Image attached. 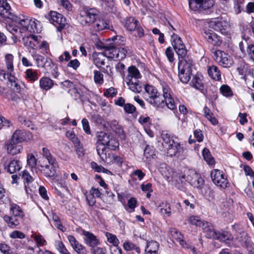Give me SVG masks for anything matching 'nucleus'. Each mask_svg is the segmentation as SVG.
Instances as JSON below:
<instances>
[{
    "label": "nucleus",
    "instance_id": "obj_34",
    "mask_svg": "<svg viewBox=\"0 0 254 254\" xmlns=\"http://www.w3.org/2000/svg\"><path fill=\"white\" fill-rule=\"evenodd\" d=\"M54 85V81L46 76L42 77L39 80L40 88L46 91L51 89Z\"/></svg>",
    "mask_w": 254,
    "mask_h": 254
},
{
    "label": "nucleus",
    "instance_id": "obj_36",
    "mask_svg": "<svg viewBox=\"0 0 254 254\" xmlns=\"http://www.w3.org/2000/svg\"><path fill=\"white\" fill-rule=\"evenodd\" d=\"M95 22L93 28L96 31L109 29V22L105 19L98 18Z\"/></svg>",
    "mask_w": 254,
    "mask_h": 254
},
{
    "label": "nucleus",
    "instance_id": "obj_57",
    "mask_svg": "<svg viewBox=\"0 0 254 254\" xmlns=\"http://www.w3.org/2000/svg\"><path fill=\"white\" fill-rule=\"evenodd\" d=\"M165 55L170 63H173L174 61V54L171 47H169L166 49Z\"/></svg>",
    "mask_w": 254,
    "mask_h": 254
},
{
    "label": "nucleus",
    "instance_id": "obj_50",
    "mask_svg": "<svg viewBox=\"0 0 254 254\" xmlns=\"http://www.w3.org/2000/svg\"><path fill=\"white\" fill-rule=\"evenodd\" d=\"M106 237L107 238L108 241L113 245V246H118L119 244V240L117 239V237L113 234L109 233H107Z\"/></svg>",
    "mask_w": 254,
    "mask_h": 254
},
{
    "label": "nucleus",
    "instance_id": "obj_29",
    "mask_svg": "<svg viewBox=\"0 0 254 254\" xmlns=\"http://www.w3.org/2000/svg\"><path fill=\"white\" fill-rule=\"evenodd\" d=\"M159 244L153 240L147 242L145 249V254H159Z\"/></svg>",
    "mask_w": 254,
    "mask_h": 254
},
{
    "label": "nucleus",
    "instance_id": "obj_58",
    "mask_svg": "<svg viewBox=\"0 0 254 254\" xmlns=\"http://www.w3.org/2000/svg\"><path fill=\"white\" fill-rule=\"evenodd\" d=\"M0 251L3 254H12V252L9 246L6 244H0Z\"/></svg>",
    "mask_w": 254,
    "mask_h": 254
},
{
    "label": "nucleus",
    "instance_id": "obj_42",
    "mask_svg": "<svg viewBox=\"0 0 254 254\" xmlns=\"http://www.w3.org/2000/svg\"><path fill=\"white\" fill-rule=\"evenodd\" d=\"M105 146L110 150H116L119 148V143L116 138L110 136Z\"/></svg>",
    "mask_w": 254,
    "mask_h": 254
},
{
    "label": "nucleus",
    "instance_id": "obj_7",
    "mask_svg": "<svg viewBox=\"0 0 254 254\" xmlns=\"http://www.w3.org/2000/svg\"><path fill=\"white\" fill-rule=\"evenodd\" d=\"M199 227H201L203 232L206 233L207 238H212L223 241L226 239V234L224 233L216 232L214 229L212 224L209 222L203 220Z\"/></svg>",
    "mask_w": 254,
    "mask_h": 254
},
{
    "label": "nucleus",
    "instance_id": "obj_56",
    "mask_svg": "<svg viewBox=\"0 0 254 254\" xmlns=\"http://www.w3.org/2000/svg\"><path fill=\"white\" fill-rule=\"evenodd\" d=\"M6 29L12 35H15L18 32H22V31H21V29H20L18 26L13 24H9L7 25Z\"/></svg>",
    "mask_w": 254,
    "mask_h": 254
},
{
    "label": "nucleus",
    "instance_id": "obj_30",
    "mask_svg": "<svg viewBox=\"0 0 254 254\" xmlns=\"http://www.w3.org/2000/svg\"><path fill=\"white\" fill-rule=\"evenodd\" d=\"M21 167L22 163L20 161L13 159L10 160L7 166L5 168V169L10 174H13L19 171L21 169Z\"/></svg>",
    "mask_w": 254,
    "mask_h": 254
},
{
    "label": "nucleus",
    "instance_id": "obj_54",
    "mask_svg": "<svg viewBox=\"0 0 254 254\" xmlns=\"http://www.w3.org/2000/svg\"><path fill=\"white\" fill-rule=\"evenodd\" d=\"M94 79L96 83L102 84L103 83V75L100 71L95 70L94 71Z\"/></svg>",
    "mask_w": 254,
    "mask_h": 254
},
{
    "label": "nucleus",
    "instance_id": "obj_48",
    "mask_svg": "<svg viewBox=\"0 0 254 254\" xmlns=\"http://www.w3.org/2000/svg\"><path fill=\"white\" fill-rule=\"evenodd\" d=\"M202 155L204 159L210 165L212 164L214 162V159L209 150L207 148H204L202 150Z\"/></svg>",
    "mask_w": 254,
    "mask_h": 254
},
{
    "label": "nucleus",
    "instance_id": "obj_33",
    "mask_svg": "<svg viewBox=\"0 0 254 254\" xmlns=\"http://www.w3.org/2000/svg\"><path fill=\"white\" fill-rule=\"evenodd\" d=\"M170 233L172 237L176 240L178 242H179L180 244L185 248H191V245L187 244L183 239V236L181 233L178 232L175 229H171L170 230Z\"/></svg>",
    "mask_w": 254,
    "mask_h": 254
},
{
    "label": "nucleus",
    "instance_id": "obj_17",
    "mask_svg": "<svg viewBox=\"0 0 254 254\" xmlns=\"http://www.w3.org/2000/svg\"><path fill=\"white\" fill-rule=\"evenodd\" d=\"M203 37L208 43L214 46H218L222 44V40L220 37L211 30L204 31Z\"/></svg>",
    "mask_w": 254,
    "mask_h": 254
},
{
    "label": "nucleus",
    "instance_id": "obj_64",
    "mask_svg": "<svg viewBox=\"0 0 254 254\" xmlns=\"http://www.w3.org/2000/svg\"><path fill=\"white\" fill-rule=\"evenodd\" d=\"M247 53L250 58L254 62V45H250L247 48Z\"/></svg>",
    "mask_w": 254,
    "mask_h": 254
},
{
    "label": "nucleus",
    "instance_id": "obj_8",
    "mask_svg": "<svg viewBox=\"0 0 254 254\" xmlns=\"http://www.w3.org/2000/svg\"><path fill=\"white\" fill-rule=\"evenodd\" d=\"M171 40L174 49L178 56L179 60H188V57H186L187 50L181 38L177 34L173 33Z\"/></svg>",
    "mask_w": 254,
    "mask_h": 254
},
{
    "label": "nucleus",
    "instance_id": "obj_63",
    "mask_svg": "<svg viewBox=\"0 0 254 254\" xmlns=\"http://www.w3.org/2000/svg\"><path fill=\"white\" fill-rule=\"evenodd\" d=\"M82 124L83 128L84 130L85 131V132L87 134H90L91 133V131H90V126H89V122H88V120L85 118L83 119L82 120Z\"/></svg>",
    "mask_w": 254,
    "mask_h": 254
},
{
    "label": "nucleus",
    "instance_id": "obj_1",
    "mask_svg": "<svg viewBox=\"0 0 254 254\" xmlns=\"http://www.w3.org/2000/svg\"><path fill=\"white\" fill-rule=\"evenodd\" d=\"M162 145L166 150L168 156L179 157L183 153V145L176 140L178 138L173 134L163 131L161 134Z\"/></svg>",
    "mask_w": 254,
    "mask_h": 254
},
{
    "label": "nucleus",
    "instance_id": "obj_55",
    "mask_svg": "<svg viewBox=\"0 0 254 254\" xmlns=\"http://www.w3.org/2000/svg\"><path fill=\"white\" fill-rule=\"evenodd\" d=\"M27 165L31 168H34L37 164V160L35 156L32 154H28L27 157Z\"/></svg>",
    "mask_w": 254,
    "mask_h": 254
},
{
    "label": "nucleus",
    "instance_id": "obj_27",
    "mask_svg": "<svg viewBox=\"0 0 254 254\" xmlns=\"http://www.w3.org/2000/svg\"><path fill=\"white\" fill-rule=\"evenodd\" d=\"M10 214L17 218L23 219L25 213L23 209L17 204L10 203L9 204Z\"/></svg>",
    "mask_w": 254,
    "mask_h": 254
},
{
    "label": "nucleus",
    "instance_id": "obj_4",
    "mask_svg": "<svg viewBox=\"0 0 254 254\" xmlns=\"http://www.w3.org/2000/svg\"><path fill=\"white\" fill-rule=\"evenodd\" d=\"M13 18L10 19L15 22L18 23L21 26V28H20L21 31H28L31 33L38 32L37 22L38 21L35 19L25 18L23 16L21 18L15 14L13 15Z\"/></svg>",
    "mask_w": 254,
    "mask_h": 254
},
{
    "label": "nucleus",
    "instance_id": "obj_39",
    "mask_svg": "<svg viewBox=\"0 0 254 254\" xmlns=\"http://www.w3.org/2000/svg\"><path fill=\"white\" fill-rule=\"evenodd\" d=\"M190 85L195 88L196 89L200 91L204 90V86L202 82L201 78L197 75L194 76L190 83Z\"/></svg>",
    "mask_w": 254,
    "mask_h": 254
},
{
    "label": "nucleus",
    "instance_id": "obj_25",
    "mask_svg": "<svg viewBox=\"0 0 254 254\" xmlns=\"http://www.w3.org/2000/svg\"><path fill=\"white\" fill-rule=\"evenodd\" d=\"M83 235L84 237V240L85 244L90 247L94 248L98 244V240L93 233L88 231H83Z\"/></svg>",
    "mask_w": 254,
    "mask_h": 254
},
{
    "label": "nucleus",
    "instance_id": "obj_15",
    "mask_svg": "<svg viewBox=\"0 0 254 254\" xmlns=\"http://www.w3.org/2000/svg\"><path fill=\"white\" fill-rule=\"evenodd\" d=\"M211 177L213 183L217 186L225 189L227 187L228 181L222 171L214 170L211 173Z\"/></svg>",
    "mask_w": 254,
    "mask_h": 254
},
{
    "label": "nucleus",
    "instance_id": "obj_11",
    "mask_svg": "<svg viewBox=\"0 0 254 254\" xmlns=\"http://www.w3.org/2000/svg\"><path fill=\"white\" fill-rule=\"evenodd\" d=\"M105 49V54L108 55V58H117L119 60L124 59L127 52L126 48H120L117 49L114 44L111 46H105L103 47Z\"/></svg>",
    "mask_w": 254,
    "mask_h": 254
},
{
    "label": "nucleus",
    "instance_id": "obj_5",
    "mask_svg": "<svg viewBox=\"0 0 254 254\" xmlns=\"http://www.w3.org/2000/svg\"><path fill=\"white\" fill-rule=\"evenodd\" d=\"M99 13V11L96 8L83 7L80 14L81 23L83 25L90 26L97 20Z\"/></svg>",
    "mask_w": 254,
    "mask_h": 254
},
{
    "label": "nucleus",
    "instance_id": "obj_52",
    "mask_svg": "<svg viewBox=\"0 0 254 254\" xmlns=\"http://www.w3.org/2000/svg\"><path fill=\"white\" fill-rule=\"evenodd\" d=\"M57 249L60 254H71L66 249L62 241L57 242Z\"/></svg>",
    "mask_w": 254,
    "mask_h": 254
},
{
    "label": "nucleus",
    "instance_id": "obj_28",
    "mask_svg": "<svg viewBox=\"0 0 254 254\" xmlns=\"http://www.w3.org/2000/svg\"><path fill=\"white\" fill-rule=\"evenodd\" d=\"M29 134L24 130H16L12 135L11 140L16 143H21L27 139V136Z\"/></svg>",
    "mask_w": 254,
    "mask_h": 254
},
{
    "label": "nucleus",
    "instance_id": "obj_21",
    "mask_svg": "<svg viewBox=\"0 0 254 254\" xmlns=\"http://www.w3.org/2000/svg\"><path fill=\"white\" fill-rule=\"evenodd\" d=\"M4 148L8 154L14 155L20 153L23 150V147L18 143L10 140L4 144Z\"/></svg>",
    "mask_w": 254,
    "mask_h": 254
},
{
    "label": "nucleus",
    "instance_id": "obj_35",
    "mask_svg": "<svg viewBox=\"0 0 254 254\" xmlns=\"http://www.w3.org/2000/svg\"><path fill=\"white\" fill-rule=\"evenodd\" d=\"M207 72L209 76L215 80H219L221 79V72L218 67L216 65H211L208 66Z\"/></svg>",
    "mask_w": 254,
    "mask_h": 254
},
{
    "label": "nucleus",
    "instance_id": "obj_24",
    "mask_svg": "<svg viewBox=\"0 0 254 254\" xmlns=\"http://www.w3.org/2000/svg\"><path fill=\"white\" fill-rule=\"evenodd\" d=\"M4 221L7 224V226L11 229L16 228L20 225L23 219L17 218L10 214V215H5L3 217Z\"/></svg>",
    "mask_w": 254,
    "mask_h": 254
},
{
    "label": "nucleus",
    "instance_id": "obj_19",
    "mask_svg": "<svg viewBox=\"0 0 254 254\" xmlns=\"http://www.w3.org/2000/svg\"><path fill=\"white\" fill-rule=\"evenodd\" d=\"M21 177L24 182V188L26 193L27 194H32L34 191V189H35L30 186V184L34 181L33 177L26 170L22 172Z\"/></svg>",
    "mask_w": 254,
    "mask_h": 254
},
{
    "label": "nucleus",
    "instance_id": "obj_41",
    "mask_svg": "<svg viewBox=\"0 0 254 254\" xmlns=\"http://www.w3.org/2000/svg\"><path fill=\"white\" fill-rule=\"evenodd\" d=\"M203 110L204 116L207 119L212 125H216L218 124L217 120L214 116L213 114L208 107L204 106Z\"/></svg>",
    "mask_w": 254,
    "mask_h": 254
},
{
    "label": "nucleus",
    "instance_id": "obj_51",
    "mask_svg": "<svg viewBox=\"0 0 254 254\" xmlns=\"http://www.w3.org/2000/svg\"><path fill=\"white\" fill-rule=\"evenodd\" d=\"M43 156L47 159L49 163H54L56 159L52 156L48 149L44 147L42 149Z\"/></svg>",
    "mask_w": 254,
    "mask_h": 254
},
{
    "label": "nucleus",
    "instance_id": "obj_45",
    "mask_svg": "<svg viewBox=\"0 0 254 254\" xmlns=\"http://www.w3.org/2000/svg\"><path fill=\"white\" fill-rule=\"evenodd\" d=\"M123 248L127 252L135 251L138 254L140 252L139 248L129 241H126L124 242Z\"/></svg>",
    "mask_w": 254,
    "mask_h": 254
},
{
    "label": "nucleus",
    "instance_id": "obj_37",
    "mask_svg": "<svg viewBox=\"0 0 254 254\" xmlns=\"http://www.w3.org/2000/svg\"><path fill=\"white\" fill-rule=\"evenodd\" d=\"M144 157L146 161L154 159L156 157V151L153 146L147 145L144 149Z\"/></svg>",
    "mask_w": 254,
    "mask_h": 254
},
{
    "label": "nucleus",
    "instance_id": "obj_60",
    "mask_svg": "<svg viewBox=\"0 0 254 254\" xmlns=\"http://www.w3.org/2000/svg\"><path fill=\"white\" fill-rule=\"evenodd\" d=\"M34 239L37 243V247H39V246H45L47 244L46 240L42 236L36 235L34 236Z\"/></svg>",
    "mask_w": 254,
    "mask_h": 254
},
{
    "label": "nucleus",
    "instance_id": "obj_31",
    "mask_svg": "<svg viewBox=\"0 0 254 254\" xmlns=\"http://www.w3.org/2000/svg\"><path fill=\"white\" fill-rule=\"evenodd\" d=\"M32 56L36 61L38 67H45L46 64L51 65V64H52V61L50 59L45 58L39 54L33 53Z\"/></svg>",
    "mask_w": 254,
    "mask_h": 254
},
{
    "label": "nucleus",
    "instance_id": "obj_38",
    "mask_svg": "<svg viewBox=\"0 0 254 254\" xmlns=\"http://www.w3.org/2000/svg\"><path fill=\"white\" fill-rule=\"evenodd\" d=\"M138 23V21L134 17H129L126 19L125 26L128 31H135V28H136Z\"/></svg>",
    "mask_w": 254,
    "mask_h": 254
},
{
    "label": "nucleus",
    "instance_id": "obj_14",
    "mask_svg": "<svg viewBox=\"0 0 254 254\" xmlns=\"http://www.w3.org/2000/svg\"><path fill=\"white\" fill-rule=\"evenodd\" d=\"M213 5V0H189V6L193 11L209 9Z\"/></svg>",
    "mask_w": 254,
    "mask_h": 254
},
{
    "label": "nucleus",
    "instance_id": "obj_3",
    "mask_svg": "<svg viewBox=\"0 0 254 254\" xmlns=\"http://www.w3.org/2000/svg\"><path fill=\"white\" fill-rule=\"evenodd\" d=\"M192 61L190 59L180 60L178 63V76L183 83L187 84L192 74Z\"/></svg>",
    "mask_w": 254,
    "mask_h": 254
},
{
    "label": "nucleus",
    "instance_id": "obj_43",
    "mask_svg": "<svg viewBox=\"0 0 254 254\" xmlns=\"http://www.w3.org/2000/svg\"><path fill=\"white\" fill-rule=\"evenodd\" d=\"M25 78L29 81L33 82L38 79V73L36 70L29 68L27 69L25 72Z\"/></svg>",
    "mask_w": 254,
    "mask_h": 254
},
{
    "label": "nucleus",
    "instance_id": "obj_23",
    "mask_svg": "<svg viewBox=\"0 0 254 254\" xmlns=\"http://www.w3.org/2000/svg\"><path fill=\"white\" fill-rule=\"evenodd\" d=\"M67 239L72 248L78 254H86V248L80 244L72 235L67 236Z\"/></svg>",
    "mask_w": 254,
    "mask_h": 254
},
{
    "label": "nucleus",
    "instance_id": "obj_26",
    "mask_svg": "<svg viewBox=\"0 0 254 254\" xmlns=\"http://www.w3.org/2000/svg\"><path fill=\"white\" fill-rule=\"evenodd\" d=\"M57 166L56 161L53 163H49L44 166H41V172L47 177H54L56 174V167Z\"/></svg>",
    "mask_w": 254,
    "mask_h": 254
},
{
    "label": "nucleus",
    "instance_id": "obj_18",
    "mask_svg": "<svg viewBox=\"0 0 254 254\" xmlns=\"http://www.w3.org/2000/svg\"><path fill=\"white\" fill-rule=\"evenodd\" d=\"M7 0H0V15L4 18H13L14 14Z\"/></svg>",
    "mask_w": 254,
    "mask_h": 254
},
{
    "label": "nucleus",
    "instance_id": "obj_32",
    "mask_svg": "<svg viewBox=\"0 0 254 254\" xmlns=\"http://www.w3.org/2000/svg\"><path fill=\"white\" fill-rule=\"evenodd\" d=\"M106 57H108V55L105 54V51L104 53H97L93 54V59L94 64L98 67H101L105 64V61Z\"/></svg>",
    "mask_w": 254,
    "mask_h": 254
},
{
    "label": "nucleus",
    "instance_id": "obj_62",
    "mask_svg": "<svg viewBox=\"0 0 254 254\" xmlns=\"http://www.w3.org/2000/svg\"><path fill=\"white\" fill-rule=\"evenodd\" d=\"M193 134L194 137L198 142H200L203 141V135L200 129H197L195 130L193 132Z\"/></svg>",
    "mask_w": 254,
    "mask_h": 254
},
{
    "label": "nucleus",
    "instance_id": "obj_20",
    "mask_svg": "<svg viewBox=\"0 0 254 254\" xmlns=\"http://www.w3.org/2000/svg\"><path fill=\"white\" fill-rule=\"evenodd\" d=\"M237 239L241 246L245 247L248 251H252L254 245L251 241V238L248 236L247 232L245 231L240 232V236H238Z\"/></svg>",
    "mask_w": 254,
    "mask_h": 254
},
{
    "label": "nucleus",
    "instance_id": "obj_22",
    "mask_svg": "<svg viewBox=\"0 0 254 254\" xmlns=\"http://www.w3.org/2000/svg\"><path fill=\"white\" fill-rule=\"evenodd\" d=\"M213 22L214 23L213 28L221 33L225 32L226 29L229 26L227 20L222 17L215 18Z\"/></svg>",
    "mask_w": 254,
    "mask_h": 254
},
{
    "label": "nucleus",
    "instance_id": "obj_10",
    "mask_svg": "<svg viewBox=\"0 0 254 254\" xmlns=\"http://www.w3.org/2000/svg\"><path fill=\"white\" fill-rule=\"evenodd\" d=\"M163 98L160 105H158L157 107L163 108L166 106L169 109L174 110L176 109V105L174 99L172 98L171 93V89L167 85L163 86Z\"/></svg>",
    "mask_w": 254,
    "mask_h": 254
},
{
    "label": "nucleus",
    "instance_id": "obj_2",
    "mask_svg": "<svg viewBox=\"0 0 254 254\" xmlns=\"http://www.w3.org/2000/svg\"><path fill=\"white\" fill-rule=\"evenodd\" d=\"M141 77L139 70L135 66L128 68V74L126 81L130 90L135 93H140L142 91V84L138 80Z\"/></svg>",
    "mask_w": 254,
    "mask_h": 254
},
{
    "label": "nucleus",
    "instance_id": "obj_44",
    "mask_svg": "<svg viewBox=\"0 0 254 254\" xmlns=\"http://www.w3.org/2000/svg\"><path fill=\"white\" fill-rule=\"evenodd\" d=\"M110 136L104 131L98 132L97 135V145L105 146V144Z\"/></svg>",
    "mask_w": 254,
    "mask_h": 254
},
{
    "label": "nucleus",
    "instance_id": "obj_61",
    "mask_svg": "<svg viewBox=\"0 0 254 254\" xmlns=\"http://www.w3.org/2000/svg\"><path fill=\"white\" fill-rule=\"evenodd\" d=\"M41 37L40 36L34 35L32 34H30V38L33 40V45H31V48L32 49L37 48L38 46V45L41 40Z\"/></svg>",
    "mask_w": 254,
    "mask_h": 254
},
{
    "label": "nucleus",
    "instance_id": "obj_47",
    "mask_svg": "<svg viewBox=\"0 0 254 254\" xmlns=\"http://www.w3.org/2000/svg\"><path fill=\"white\" fill-rule=\"evenodd\" d=\"M162 207L160 208V212L163 215H165L166 216H170L171 215V208L170 204L168 203H163Z\"/></svg>",
    "mask_w": 254,
    "mask_h": 254
},
{
    "label": "nucleus",
    "instance_id": "obj_46",
    "mask_svg": "<svg viewBox=\"0 0 254 254\" xmlns=\"http://www.w3.org/2000/svg\"><path fill=\"white\" fill-rule=\"evenodd\" d=\"M188 221L190 224L199 227L203 220L197 216L191 215L188 218Z\"/></svg>",
    "mask_w": 254,
    "mask_h": 254
},
{
    "label": "nucleus",
    "instance_id": "obj_49",
    "mask_svg": "<svg viewBox=\"0 0 254 254\" xmlns=\"http://www.w3.org/2000/svg\"><path fill=\"white\" fill-rule=\"evenodd\" d=\"M222 94L225 97H231L233 95V92L231 88L227 85H223L220 88Z\"/></svg>",
    "mask_w": 254,
    "mask_h": 254
},
{
    "label": "nucleus",
    "instance_id": "obj_13",
    "mask_svg": "<svg viewBox=\"0 0 254 254\" xmlns=\"http://www.w3.org/2000/svg\"><path fill=\"white\" fill-rule=\"evenodd\" d=\"M53 24L57 26V30L61 32L65 27V19L63 15L55 11H51L47 18Z\"/></svg>",
    "mask_w": 254,
    "mask_h": 254
},
{
    "label": "nucleus",
    "instance_id": "obj_16",
    "mask_svg": "<svg viewBox=\"0 0 254 254\" xmlns=\"http://www.w3.org/2000/svg\"><path fill=\"white\" fill-rule=\"evenodd\" d=\"M96 150L97 154L103 161L110 164L114 163V154L111 150L106 146L97 145Z\"/></svg>",
    "mask_w": 254,
    "mask_h": 254
},
{
    "label": "nucleus",
    "instance_id": "obj_59",
    "mask_svg": "<svg viewBox=\"0 0 254 254\" xmlns=\"http://www.w3.org/2000/svg\"><path fill=\"white\" fill-rule=\"evenodd\" d=\"M124 110L126 113L133 114L136 111V108L131 104L127 103L125 104Z\"/></svg>",
    "mask_w": 254,
    "mask_h": 254
},
{
    "label": "nucleus",
    "instance_id": "obj_9",
    "mask_svg": "<svg viewBox=\"0 0 254 254\" xmlns=\"http://www.w3.org/2000/svg\"><path fill=\"white\" fill-rule=\"evenodd\" d=\"M145 91L148 96L146 99L147 102L155 107L160 105L162 101L163 95L158 92L154 86L146 85L145 86Z\"/></svg>",
    "mask_w": 254,
    "mask_h": 254
},
{
    "label": "nucleus",
    "instance_id": "obj_40",
    "mask_svg": "<svg viewBox=\"0 0 254 254\" xmlns=\"http://www.w3.org/2000/svg\"><path fill=\"white\" fill-rule=\"evenodd\" d=\"M13 59L14 57L11 54H7L4 57V61L6 64V68L8 72H13Z\"/></svg>",
    "mask_w": 254,
    "mask_h": 254
},
{
    "label": "nucleus",
    "instance_id": "obj_53",
    "mask_svg": "<svg viewBox=\"0 0 254 254\" xmlns=\"http://www.w3.org/2000/svg\"><path fill=\"white\" fill-rule=\"evenodd\" d=\"M9 237L11 239H23L25 238V235L22 232L18 230H14L9 234Z\"/></svg>",
    "mask_w": 254,
    "mask_h": 254
},
{
    "label": "nucleus",
    "instance_id": "obj_12",
    "mask_svg": "<svg viewBox=\"0 0 254 254\" xmlns=\"http://www.w3.org/2000/svg\"><path fill=\"white\" fill-rule=\"evenodd\" d=\"M216 62L223 67H229L233 64L232 58L227 53L217 50L213 52Z\"/></svg>",
    "mask_w": 254,
    "mask_h": 254
},
{
    "label": "nucleus",
    "instance_id": "obj_6",
    "mask_svg": "<svg viewBox=\"0 0 254 254\" xmlns=\"http://www.w3.org/2000/svg\"><path fill=\"white\" fill-rule=\"evenodd\" d=\"M180 178L181 179L186 180L191 186L198 189H201L204 183L203 179L196 171L193 169L188 170Z\"/></svg>",
    "mask_w": 254,
    "mask_h": 254
}]
</instances>
